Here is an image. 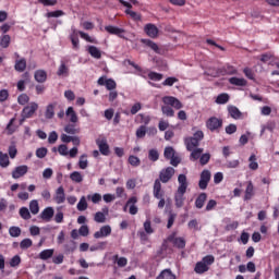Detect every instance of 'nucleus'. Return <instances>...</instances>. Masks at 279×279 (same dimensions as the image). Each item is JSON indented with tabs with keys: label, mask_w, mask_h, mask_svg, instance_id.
<instances>
[{
	"label": "nucleus",
	"mask_w": 279,
	"mask_h": 279,
	"mask_svg": "<svg viewBox=\"0 0 279 279\" xmlns=\"http://www.w3.org/2000/svg\"><path fill=\"white\" fill-rule=\"evenodd\" d=\"M162 102L166 106L161 107V112L166 117H175V111H173V108H175V110H181V108H182V102L180 101V99H178L173 96H165L162 98Z\"/></svg>",
	"instance_id": "f257e3e1"
},
{
	"label": "nucleus",
	"mask_w": 279,
	"mask_h": 279,
	"mask_svg": "<svg viewBox=\"0 0 279 279\" xmlns=\"http://www.w3.org/2000/svg\"><path fill=\"white\" fill-rule=\"evenodd\" d=\"M204 141V131H196L193 136L184 138V145L187 151H193V149L199 148V143Z\"/></svg>",
	"instance_id": "f03ea898"
},
{
	"label": "nucleus",
	"mask_w": 279,
	"mask_h": 279,
	"mask_svg": "<svg viewBox=\"0 0 279 279\" xmlns=\"http://www.w3.org/2000/svg\"><path fill=\"white\" fill-rule=\"evenodd\" d=\"M175 175V169L173 167H167L160 170L159 172V182H162V184H167L168 182H171L173 177Z\"/></svg>",
	"instance_id": "7ed1b4c3"
},
{
	"label": "nucleus",
	"mask_w": 279,
	"mask_h": 279,
	"mask_svg": "<svg viewBox=\"0 0 279 279\" xmlns=\"http://www.w3.org/2000/svg\"><path fill=\"white\" fill-rule=\"evenodd\" d=\"M206 128L211 132H219L220 128H223V120L211 117L206 121Z\"/></svg>",
	"instance_id": "20e7f679"
},
{
	"label": "nucleus",
	"mask_w": 279,
	"mask_h": 279,
	"mask_svg": "<svg viewBox=\"0 0 279 279\" xmlns=\"http://www.w3.org/2000/svg\"><path fill=\"white\" fill-rule=\"evenodd\" d=\"M136 204H138V198L136 196L130 197L123 207L124 213H128V207H129L130 215H137L138 207L136 206Z\"/></svg>",
	"instance_id": "39448f33"
},
{
	"label": "nucleus",
	"mask_w": 279,
	"mask_h": 279,
	"mask_svg": "<svg viewBox=\"0 0 279 279\" xmlns=\"http://www.w3.org/2000/svg\"><path fill=\"white\" fill-rule=\"evenodd\" d=\"M175 232L170 234L167 238V241L172 243L173 247H178V250H184L186 247V240H184V238H175Z\"/></svg>",
	"instance_id": "423d86ee"
},
{
	"label": "nucleus",
	"mask_w": 279,
	"mask_h": 279,
	"mask_svg": "<svg viewBox=\"0 0 279 279\" xmlns=\"http://www.w3.org/2000/svg\"><path fill=\"white\" fill-rule=\"evenodd\" d=\"M36 110H38V104L31 102L22 110V119H32L36 113Z\"/></svg>",
	"instance_id": "0eeeda50"
},
{
	"label": "nucleus",
	"mask_w": 279,
	"mask_h": 279,
	"mask_svg": "<svg viewBox=\"0 0 279 279\" xmlns=\"http://www.w3.org/2000/svg\"><path fill=\"white\" fill-rule=\"evenodd\" d=\"M210 182V170H203L201 173V179L198 182V187L201 191H206L208 189V183Z\"/></svg>",
	"instance_id": "6e6552de"
},
{
	"label": "nucleus",
	"mask_w": 279,
	"mask_h": 279,
	"mask_svg": "<svg viewBox=\"0 0 279 279\" xmlns=\"http://www.w3.org/2000/svg\"><path fill=\"white\" fill-rule=\"evenodd\" d=\"M96 145L102 156H110V145L107 138L96 140Z\"/></svg>",
	"instance_id": "1a4fd4ad"
},
{
	"label": "nucleus",
	"mask_w": 279,
	"mask_h": 279,
	"mask_svg": "<svg viewBox=\"0 0 279 279\" xmlns=\"http://www.w3.org/2000/svg\"><path fill=\"white\" fill-rule=\"evenodd\" d=\"M153 195L155 199H162V197H165V191H162V183H160V180H155Z\"/></svg>",
	"instance_id": "9d476101"
},
{
	"label": "nucleus",
	"mask_w": 279,
	"mask_h": 279,
	"mask_svg": "<svg viewBox=\"0 0 279 279\" xmlns=\"http://www.w3.org/2000/svg\"><path fill=\"white\" fill-rule=\"evenodd\" d=\"M105 31L112 36H118V38H125L123 34H125V29L119 28L118 26L108 25L105 26Z\"/></svg>",
	"instance_id": "9b49d317"
},
{
	"label": "nucleus",
	"mask_w": 279,
	"mask_h": 279,
	"mask_svg": "<svg viewBox=\"0 0 279 279\" xmlns=\"http://www.w3.org/2000/svg\"><path fill=\"white\" fill-rule=\"evenodd\" d=\"M110 234H112V227L110 225L102 226L99 231L94 233V239H104L110 236Z\"/></svg>",
	"instance_id": "f8f14e48"
},
{
	"label": "nucleus",
	"mask_w": 279,
	"mask_h": 279,
	"mask_svg": "<svg viewBox=\"0 0 279 279\" xmlns=\"http://www.w3.org/2000/svg\"><path fill=\"white\" fill-rule=\"evenodd\" d=\"M80 121V118H77V113L73 108H71V134H80V125L75 124Z\"/></svg>",
	"instance_id": "ddd939ff"
},
{
	"label": "nucleus",
	"mask_w": 279,
	"mask_h": 279,
	"mask_svg": "<svg viewBox=\"0 0 279 279\" xmlns=\"http://www.w3.org/2000/svg\"><path fill=\"white\" fill-rule=\"evenodd\" d=\"M29 171V167L26 165L15 167V169L12 171V178L13 180H19V178H23Z\"/></svg>",
	"instance_id": "4468645a"
},
{
	"label": "nucleus",
	"mask_w": 279,
	"mask_h": 279,
	"mask_svg": "<svg viewBox=\"0 0 279 279\" xmlns=\"http://www.w3.org/2000/svg\"><path fill=\"white\" fill-rule=\"evenodd\" d=\"M144 32L149 38H158V27L156 24L148 23L144 26Z\"/></svg>",
	"instance_id": "2eb2a0df"
},
{
	"label": "nucleus",
	"mask_w": 279,
	"mask_h": 279,
	"mask_svg": "<svg viewBox=\"0 0 279 279\" xmlns=\"http://www.w3.org/2000/svg\"><path fill=\"white\" fill-rule=\"evenodd\" d=\"M254 195H256V191L254 190V183L252 181H248L246 183V189L244 192V202H250Z\"/></svg>",
	"instance_id": "dca6fc26"
},
{
	"label": "nucleus",
	"mask_w": 279,
	"mask_h": 279,
	"mask_svg": "<svg viewBox=\"0 0 279 279\" xmlns=\"http://www.w3.org/2000/svg\"><path fill=\"white\" fill-rule=\"evenodd\" d=\"M179 186L178 190L180 193H186L189 189V180L186 179V174H179L178 177Z\"/></svg>",
	"instance_id": "f3484780"
},
{
	"label": "nucleus",
	"mask_w": 279,
	"mask_h": 279,
	"mask_svg": "<svg viewBox=\"0 0 279 279\" xmlns=\"http://www.w3.org/2000/svg\"><path fill=\"white\" fill-rule=\"evenodd\" d=\"M53 201L56 204H64L66 201V195L64 194V187L59 186L54 193Z\"/></svg>",
	"instance_id": "a211bd4d"
},
{
	"label": "nucleus",
	"mask_w": 279,
	"mask_h": 279,
	"mask_svg": "<svg viewBox=\"0 0 279 279\" xmlns=\"http://www.w3.org/2000/svg\"><path fill=\"white\" fill-rule=\"evenodd\" d=\"M53 215H56V211L53 210V207H46L41 214H40V219L43 221L49 222L51 219H53Z\"/></svg>",
	"instance_id": "6ab92c4d"
},
{
	"label": "nucleus",
	"mask_w": 279,
	"mask_h": 279,
	"mask_svg": "<svg viewBox=\"0 0 279 279\" xmlns=\"http://www.w3.org/2000/svg\"><path fill=\"white\" fill-rule=\"evenodd\" d=\"M14 69L17 73H23V71L27 69V60H25V58L16 59Z\"/></svg>",
	"instance_id": "aec40b11"
},
{
	"label": "nucleus",
	"mask_w": 279,
	"mask_h": 279,
	"mask_svg": "<svg viewBox=\"0 0 279 279\" xmlns=\"http://www.w3.org/2000/svg\"><path fill=\"white\" fill-rule=\"evenodd\" d=\"M190 154V160L191 162H195L196 160H199L202 158V154H204V148H193V150Z\"/></svg>",
	"instance_id": "412c9836"
},
{
	"label": "nucleus",
	"mask_w": 279,
	"mask_h": 279,
	"mask_svg": "<svg viewBox=\"0 0 279 279\" xmlns=\"http://www.w3.org/2000/svg\"><path fill=\"white\" fill-rule=\"evenodd\" d=\"M208 199V194H206V193H201L197 197H196V199H195V206H196V208H198V209H202V208H204V205L206 204V201Z\"/></svg>",
	"instance_id": "4be33fe9"
},
{
	"label": "nucleus",
	"mask_w": 279,
	"mask_h": 279,
	"mask_svg": "<svg viewBox=\"0 0 279 279\" xmlns=\"http://www.w3.org/2000/svg\"><path fill=\"white\" fill-rule=\"evenodd\" d=\"M184 195L185 193H182L177 190V193L174 194V204L177 208H182V206H184V201L186 199Z\"/></svg>",
	"instance_id": "5701e85b"
},
{
	"label": "nucleus",
	"mask_w": 279,
	"mask_h": 279,
	"mask_svg": "<svg viewBox=\"0 0 279 279\" xmlns=\"http://www.w3.org/2000/svg\"><path fill=\"white\" fill-rule=\"evenodd\" d=\"M34 78L38 84H45L47 82V72L45 70H37L35 71Z\"/></svg>",
	"instance_id": "b1692460"
},
{
	"label": "nucleus",
	"mask_w": 279,
	"mask_h": 279,
	"mask_svg": "<svg viewBox=\"0 0 279 279\" xmlns=\"http://www.w3.org/2000/svg\"><path fill=\"white\" fill-rule=\"evenodd\" d=\"M156 279H175V275L171 271V268L163 269Z\"/></svg>",
	"instance_id": "393cba45"
},
{
	"label": "nucleus",
	"mask_w": 279,
	"mask_h": 279,
	"mask_svg": "<svg viewBox=\"0 0 279 279\" xmlns=\"http://www.w3.org/2000/svg\"><path fill=\"white\" fill-rule=\"evenodd\" d=\"M56 250L53 248H47L39 253L40 260H49V258L53 257Z\"/></svg>",
	"instance_id": "a878e982"
},
{
	"label": "nucleus",
	"mask_w": 279,
	"mask_h": 279,
	"mask_svg": "<svg viewBox=\"0 0 279 279\" xmlns=\"http://www.w3.org/2000/svg\"><path fill=\"white\" fill-rule=\"evenodd\" d=\"M0 167L2 169H7V167H10V156L8 154L0 150Z\"/></svg>",
	"instance_id": "bb28decb"
},
{
	"label": "nucleus",
	"mask_w": 279,
	"mask_h": 279,
	"mask_svg": "<svg viewBox=\"0 0 279 279\" xmlns=\"http://www.w3.org/2000/svg\"><path fill=\"white\" fill-rule=\"evenodd\" d=\"M208 269H210V267H208V265H206L203 262H198L195 265L194 271H195V274H206V271H208Z\"/></svg>",
	"instance_id": "cd10ccee"
},
{
	"label": "nucleus",
	"mask_w": 279,
	"mask_h": 279,
	"mask_svg": "<svg viewBox=\"0 0 279 279\" xmlns=\"http://www.w3.org/2000/svg\"><path fill=\"white\" fill-rule=\"evenodd\" d=\"M10 43H12V37L10 35H1L0 36V47L2 49H8L10 47Z\"/></svg>",
	"instance_id": "c85d7f7f"
},
{
	"label": "nucleus",
	"mask_w": 279,
	"mask_h": 279,
	"mask_svg": "<svg viewBox=\"0 0 279 279\" xmlns=\"http://www.w3.org/2000/svg\"><path fill=\"white\" fill-rule=\"evenodd\" d=\"M58 106V102H53L47 106L45 117L46 119H51L56 116L54 108Z\"/></svg>",
	"instance_id": "c756f323"
},
{
	"label": "nucleus",
	"mask_w": 279,
	"mask_h": 279,
	"mask_svg": "<svg viewBox=\"0 0 279 279\" xmlns=\"http://www.w3.org/2000/svg\"><path fill=\"white\" fill-rule=\"evenodd\" d=\"M19 215L22 219H24V221H29V219H32V213H29L27 207L20 208Z\"/></svg>",
	"instance_id": "7c9ffc66"
},
{
	"label": "nucleus",
	"mask_w": 279,
	"mask_h": 279,
	"mask_svg": "<svg viewBox=\"0 0 279 279\" xmlns=\"http://www.w3.org/2000/svg\"><path fill=\"white\" fill-rule=\"evenodd\" d=\"M88 53L92 56V58H96V60H100L101 58V50L95 46L88 47Z\"/></svg>",
	"instance_id": "2f4dec72"
},
{
	"label": "nucleus",
	"mask_w": 279,
	"mask_h": 279,
	"mask_svg": "<svg viewBox=\"0 0 279 279\" xmlns=\"http://www.w3.org/2000/svg\"><path fill=\"white\" fill-rule=\"evenodd\" d=\"M160 158V153H158V149L151 148L148 150V160L151 162H157Z\"/></svg>",
	"instance_id": "473e14b6"
},
{
	"label": "nucleus",
	"mask_w": 279,
	"mask_h": 279,
	"mask_svg": "<svg viewBox=\"0 0 279 279\" xmlns=\"http://www.w3.org/2000/svg\"><path fill=\"white\" fill-rule=\"evenodd\" d=\"M228 112L232 119H241V110L234 106H229L228 107Z\"/></svg>",
	"instance_id": "72a5a7b5"
},
{
	"label": "nucleus",
	"mask_w": 279,
	"mask_h": 279,
	"mask_svg": "<svg viewBox=\"0 0 279 279\" xmlns=\"http://www.w3.org/2000/svg\"><path fill=\"white\" fill-rule=\"evenodd\" d=\"M229 83L233 86H247V81L245 78L231 77L229 78Z\"/></svg>",
	"instance_id": "f704fd0d"
},
{
	"label": "nucleus",
	"mask_w": 279,
	"mask_h": 279,
	"mask_svg": "<svg viewBox=\"0 0 279 279\" xmlns=\"http://www.w3.org/2000/svg\"><path fill=\"white\" fill-rule=\"evenodd\" d=\"M29 210L32 215H38V213H40V206L38 205V201L36 199L31 201Z\"/></svg>",
	"instance_id": "c9c22d12"
},
{
	"label": "nucleus",
	"mask_w": 279,
	"mask_h": 279,
	"mask_svg": "<svg viewBox=\"0 0 279 279\" xmlns=\"http://www.w3.org/2000/svg\"><path fill=\"white\" fill-rule=\"evenodd\" d=\"M46 19H60V16H64V11L57 10V11H50L45 14Z\"/></svg>",
	"instance_id": "e433bc0d"
},
{
	"label": "nucleus",
	"mask_w": 279,
	"mask_h": 279,
	"mask_svg": "<svg viewBox=\"0 0 279 279\" xmlns=\"http://www.w3.org/2000/svg\"><path fill=\"white\" fill-rule=\"evenodd\" d=\"M228 101H230V95L226 93L218 95L216 98V104H219V105L228 104Z\"/></svg>",
	"instance_id": "4c0bfd02"
},
{
	"label": "nucleus",
	"mask_w": 279,
	"mask_h": 279,
	"mask_svg": "<svg viewBox=\"0 0 279 279\" xmlns=\"http://www.w3.org/2000/svg\"><path fill=\"white\" fill-rule=\"evenodd\" d=\"M248 161V169H251V171H256L258 169V162H256V155H251Z\"/></svg>",
	"instance_id": "58836bf2"
},
{
	"label": "nucleus",
	"mask_w": 279,
	"mask_h": 279,
	"mask_svg": "<svg viewBox=\"0 0 279 279\" xmlns=\"http://www.w3.org/2000/svg\"><path fill=\"white\" fill-rule=\"evenodd\" d=\"M163 156L167 160H171V158L175 156V149H173L171 146L166 147L163 150Z\"/></svg>",
	"instance_id": "ea45409f"
},
{
	"label": "nucleus",
	"mask_w": 279,
	"mask_h": 279,
	"mask_svg": "<svg viewBox=\"0 0 279 279\" xmlns=\"http://www.w3.org/2000/svg\"><path fill=\"white\" fill-rule=\"evenodd\" d=\"M128 162L131 165V167H141V158L134 155L129 156Z\"/></svg>",
	"instance_id": "a19ab883"
},
{
	"label": "nucleus",
	"mask_w": 279,
	"mask_h": 279,
	"mask_svg": "<svg viewBox=\"0 0 279 279\" xmlns=\"http://www.w3.org/2000/svg\"><path fill=\"white\" fill-rule=\"evenodd\" d=\"M114 263H117L118 267H125L128 265V258L119 257V255H114L113 258Z\"/></svg>",
	"instance_id": "79ce46f5"
},
{
	"label": "nucleus",
	"mask_w": 279,
	"mask_h": 279,
	"mask_svg": "<svg viewBox=\"0 0 279 279\" xmlns=\"http://www.w3.org/2000/svg\"><path fill=\"white\" fill-rule=\"evenodd\" d=\"M71 180L80 184V182H84V175L81 172L74 171L71 173Z\"/></svg>",
	"instance_id": "37998d69"
},
{
	"label": "nucleus",
	"mask_w": 279,
	"mask_h": 279,
	"mask_svg": "<svg viewBox=\"0 0 279 279\" xmlns=\"http://www.w3.org/2000/svg\"><path fill=\"white\" fill-rule=\"evenodd\" d=\"M222 71L226 75H236V68H234V65L226 64Z\"/></svg>",
	"instance_id": "c03bdc74"
},
{
	"label": "nucleus",
	"mask_w": 279,
	"mask_h": 279,
	"mask_svg": "<svg viewBox=\"0 0 279 279\" xmlns=\"http://www.w3.org/2000/svg\"><path fill=\"white\" fill-rule=\"evenodd\" d=\"M88 156L86 154L82 155L78 160L80 169H87L88 167Z\"/></svg>",
	"instance_id": "a18cd8bd"
},
{
	"label": "nucleus",
	"mask_w": 279,
	"mask_h": 279,
	"mask_svg": "<svg viewBox=\"0 0 279 279\" xmlns=\"http://www.w3.org/2000/svg\"><path fill=\"white\" fill-rule=\"evenodd\" d=\"M125 14H128L129 16H131V19L133 21H142L143 16L141 15V13H136L135 11H132L130 9L125 10Z\"/></svg>",
	"instance_id": "49530a36"
},
{
	"label": "nucleus",
	"mask_w": 279,
	"mask_h": 279,
	"mask_svg": "<svg viewBox=\"0 0 279 279\" xmlns=\"http://www.w3.org/2000/svg\"><path fill=\"white\" fill-rule=\"evenodd\" d=\"M143 45L153 49V51H158V44L151 41V39H142Z\"/></svg>",
	"instance_id": "de8ad7c7"
},
{
	"label": "nucleus",
	"mask_w": 279,
	"mask_h": 279,
	"mask_svg": "<svg viewBox=\"0 0 279 279\" xmlns=\"http://www.w3.org/2000/svg\"><path fill=\"white\" fill-rule=\"evenodd\" d=\"M96 223H106V215L101 211H97L94 216Z\"/></svg>",
	"instance_id": "09e8293b"
},
{
	"label": "nucleus",
	"mask_w": 279,
	"mask_h": 279,
	"mask_svg": "<svg viewBox=\"0 0 279 279\" xmlns=\"http://www.w3.org/2000/svg\"><path fill=\"white\" fill-rule=\"evenodd\" d=\"M77 210H80L81 213L86 210V208H88V203L86 202V197H82L80 199V202L77 203V206H76Z\"/></svg>",
	"instance_id": "8fccbe9b"
},
{
	"label": "nucleus",
	"mask_w": 279,
	"mask_h": 279,
	"mask_svg": "<svg viewBox=\"0 0 279 279\" xmlns=\"http://www.w3.org/2000/svg\"><path fill=\"white\" fill-rule=\"evenodd\" d=\"M136 137L137 138H145L146 134H147V126L145 125H141L137 130H136Z\"/></svg>",
	"instance_id": "3c124183"
},
{
	"label": "nucleus",
	"mask_w": 279,
	"mask_h": 279,
	"mask_svg": "<svg viewBox=\"0 0 279 279\" xmlns=\"http://www.w3.org/2000/svg\"><path fill=\"white\" fill-rule=\"evenodd\" d=\"M34 245V242H32V239H24L20 243L21 250H29Z\"/></svg>",
	"instance_id": "603ef678"
},
{
	"label": "nucleus",
	"mask_w": 279,
	"mask_h": 279,
	"mask_svg": "<svg viewBox=\"0 0 279 279\" xmlns=\"http://www.w3.org/2000/svg\"><path fill=\"white\" fill-rule=\"evenodd\" d=\"M208 162H210V154L209 153L202 154L199 158V165L202 167H205V165H208Z\"/></svg>",
	"instance_id": "864d4df0"
},
{
	"label": "nucleus",
	"mask_w": 279,
	"mask_h": 279,
	"mask_svg": "<svg viewBox=\"0 0 279 279\" xmlns=\"http://www.w3.org/2000/svg\"><path fill=\"white\" fill-rule=\"evenodd\" d=\"M9 234L10 236H12L13 239L19 238V235L21 234V229L19 227H10L9 228Z\"/></svg>",
	"instance_id": "5fc2aeb1"
},
{
	"label": "nucleus",
	"mask_w": 279,
	"mask_h": 279,
	"mask_svg": "<svg viewBox=\"0 0 279 279\" xmlns=\"http://www.w3.org/2000/svg\"><path fill=\"white\" fill-rule=\"evenodd\" d=\"M105 86H106L107 90H116L117 89V82L112 78H107Z\"/></svg>",
	"instance_id": "6e6d98bb"
},
{
	"label": "nucleus",
	"mask_w": 279,
	"mask_h": 279,
	"mask_svg": "<svg viewBox=\"0 0 279 279\" xmlns=\"http://www.w3.org/2000/svg\"><path fill=\"white\" fill-rule=\"evenodd\" d=\"M58 153L60 156H69L71 154V150H69V147L64 144L59 145Z\"/></svg>",
	"instance_id": "4d7b16f0"
},
{
	"label": "nucleus",
	"mask_w": 279,
	"mask_h": 279,
	"mask_svg": "<svg viewBox=\"0 0 279 279\" xmlns=\"http://www.w3.org/2000/svg\"><path fill=\"white\" fill-rule=\"evenodd\" d=\"M57 75H69V68H66V64L62 61L61 65L59 66V70L57 72Z\"/></svg>",
	"instance_id": "13d9d810"
},
{
	"label": "nucleus",
	"mask_w": 279,
	"mask_h": 279,
	"mask_svg": "<svg viewBox=\"0 0 279 279\" xmlns=\"http://www.w3.org/2000/svg\"><path fill=\"white\" fill-rule=\"evenodd\" d=\"M148 78L153 82H160V80H162V74L158 72H149Z\"/></svg>",
	"instance_id": "bf43d9fd"
},
{
	"label": "nucleus",
	"mask_w": 279,
	"mask_h": 279,
	"mask_svg": "<svg viewBox=\"0 0 279 279\" xmlns=\"http://www.w3.org/2000/svg\"><path fill=\"white\" fill-rule=\"evenodd\" d=\"M17 104H20V106H25V104H29V96H27V94H21L17 97Z\"/></svg>",
	"instance_id": "052dcab7"
},
{
	"label": "nucleus",
	"mask_w": 279,
	"mask_h": 279,
	"mask_svg": "<svg viewBox=\"0 0 279 279\" xmlns=\"http://www.w3.org/2000/svg\"><path fill=\"white\" fill-rule=\"evenodd\" d=\"M14 121H16V118H12L7 125V132L9 135H12L14 132H16V129L13 128Z\"/></svg>",
	"instance_id": "680f3d73"
},
{
	"label": "nucleus",
	"mask_w": 279,
	"mask_h": 279,
	"mask_svg": "<svg viewBox=\"0 0 279 279\" xmlns=\"http://www.w3.org/2000/svg\"><path fill=\"white\" fill-rule=\"evenodd\" d=\"M80 36H81V38H83V40H86L87 43H93L94 45H97V39L88 36L87 33L80 32Z\"/></svg>",
	"instance_id": "e2e57ef3"
},
{
	"label": "nucleus",
	"mask_w": 279,
	"mask_h": 279,
	"mask_svg": "<svg viewBox=\"0 0 279 279\" xmlns=\"http://www.w3.org/2000/svg\"><path fill=\"white\" fill-rule=\"evenodd\" d=\"M144 230L146 234H154V228H151V220L147 219L144 222Z\"/></svg>",
	"instance_id": "0e129e2a"
},
{
	"label": "nucleus",
	"mask_w": 279,
	"mask_h": 279,
	"mask_svg": "<svg viewBox=\"0 0 279 279\" xmlns=\"http://www.w3.org/2000/svg\"><path fill=\"white\" fill-rule=\"evenodd\" d=\"M21 265V256L14 255L10 260V267H19Z\"/></svg>",
	"instance_id": "69168bd1"
},
{
	"label": "nucleus",
	"mask_w": 279,
	"mask_h": 279,
	"mask_svg": "<svg viewBox=\"0 0 279 279\" xmlns=\"http://www.w3.org/2000/svg\"><path fill=\"white\" fill-rule=\"evenodd\" d=\"M178 82V78L170 76L162 82V86H173Z\"/></svg>",
	"instance_id": "338daca9"
},
{
	"label": "nucleus",
	"mask_w": 279,
	"mask_h": 279,
	"mask_svg": "<svg viewBox=\"0 0 279 279\" xmlns=\"http://www.w3.org/2000/svg\"><path fill=\"white\" fill-rule=\"evenodd\" d=\"M47 153H48L47 148L40 147V148H37L36 156L37 158H45V156H47Z\"/></svg>",
	"instance_id": "774afa93"
}]
</instances>
